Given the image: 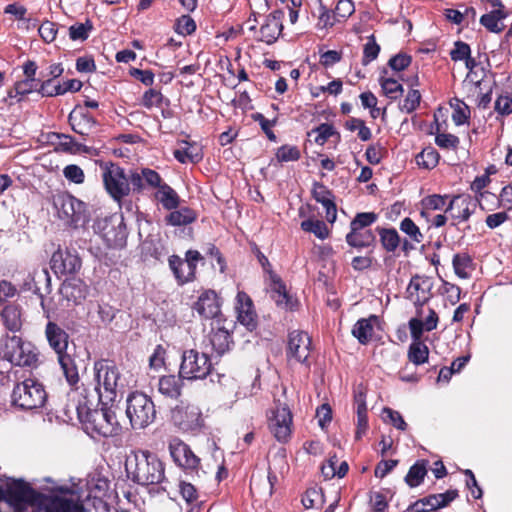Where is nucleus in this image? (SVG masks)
Listing matches in <instances>:
<instances>
[{
	"mask_svg": "<svg viewBox=\"0 0 512 512\" xmlns=\"http://www.w3.org/2000/svg\"><path fill=\"white\" fill-rule=\"evenodd\" d=\"M126 471L140 485L158 484L164 479L163 463L148 450L132 451L126 459Z\"/></svg>",
	"mask_w": 512,
	"mask_h": 512,
	"instance_id": "nucleus-3",
	"label": "nucleus"
},
{
	"mask_svg": "<svg viewBox=\"0 0 512 512\" xmlns=\"http://www.w3.org/2000/svg\"><path fill=\"white\" fill-rule=\"evenodd\" d=\"M169 451L174 462L183 469L195 470L198 468L200 459L180 439L174 438L169 442Z\"/></svg>",
	"mask_w": 512,
	"mask_h": 512,
	"instance_id": "nucleus-15",
	"label": "nucleus"
},
{
	"mask_svg": "<svg viewBox=\"0 0 512 512\" xmlns=\"http://www.w3.org/2000/svg\"><path fill=\"white\" fill-rule=\"evenodd\" d=\"M380 47L375 42L374 37H370L367 43L364 45L363 50V64H368L369 62L375 60L379 54Z\"/></svg>",
	"mask_w": 512,
	"mask_h": 512,
	"instance_id": "nucleus-61",
	"label": "nucleus"
},
{
	"mask_svg": "<svg viewBox=\"0 0 512 512\" xmlns=\"http://www.w3.org/2000/svg\"><path fill=\"white\" fill-rule=\"evenodd\" d=\"M209 344L218 355H222L230 349L232 344L229 329L220 319L212 322L211 332L208 335Z\"/></svg>",
	"mask_w": 512,
	"mask_h": 512,
	"instance_id": "nucleus-18",
	"label": "nucleus"
},
{
	"mask_svg": "<svg viewBox=\"0 0 512 512\" xmlns=\"http://www.w3.org/2000/svg\"><path fill=\"white\" fill-rule=\"evenodd\" d=\"M400 230L416 243H420L423 240V234L420 232L419 227L408 217L401 221Z\"/></svg>",
	"mask_w": 512,
	"mask_h": 512,
	"instance_id": "nucleus-49",
	"label": "nucleus"
},
{
	"mask_svg": "<svg viewBox=\"0 0 512 512\" xmlns=\"http://www.w3.org/2000/svg\"><path fill=\"white\" fill-rule=\"evenodd\" d=\"M377 219V215L373 212L359 213L352 220L350 226L353 230L367 229Z\"/></svg>",
	"mask_w": 512,
	"mask_h": 512,
	"instance_id": "nucleus-52",
	"label": "nucleus"
},
{
	"mask_svg": "<svg viewBox=\"0 0 512 512\" xmlns=\"http://www.w3.org/2000/svg\"><path fill=\"white\" fill-rule=\"evenodd\" d=\"M60 295L67 302L66 306L77 305L86 298L87 286L80 279H68L62 283Z\"/></svg>",
	"mask_w": 512,
	"mask_h": 512,
	"instance_id": "nucleus-21",
	"label": "nucleus"
},
{
	"mask_svg": "<svg viewBox=\"0 0 512 512\" xmlns=\"http://www.w3.org/2000/svg\"><path fill=\"white\" fill-rule=\"evenodd\" d=\"M81 267L79 256L69 249H57L51 257V268L56 274L66 275L77 272Z\"/></svg>",
	"mask_w": 512,
	"mask_h": 512,
	"instance_id": "nucleus-14",
	"label": "nucleus"
},
{
	"mask_svg": "<svg viewBox=\"0 0 512 512\" xmlns=\"http://www.w3.org/2000/svg\"><path fill=\"white\" fill-rule=\"evenodd\" d=\"M4 325L10 331H18L22 326V313L18 305L9 304L1 312Z\"/></svg>",
	"mask_w": 512,
	"mask_h": 512,
	"instance_id": "nucleus-30",
	"label": "nucleus"
},
{
	"mask_svg": "<svg viewBox=\"0 0 512 512\" xmlns=\"http://www.w3.org/2000/svg\"><path fill=\"white\" fill-rule=\"evenodd\" d=\"M379 234L381 243L387 251L393 252L397 249L400 237L395 229H381Z\"/></svg>",
	"mask_w": 512,
	"mask_h": 512,
	"instance_id": "nucleus-44",
	"label": "nucleus"
},
{
	"mask_svg": "<svg viewBox=\"0 0 512 512\" xmlns=\"http://www.w3.org/2000/svg\"><path fill=\"white\" fill-rule=\"evenodd\" d=\"M57 137L61 140L59 142V147L62 148L63 151L70 153H79L86 152L87 147L77 143L72 136L66 134H57Z\"/></svg>",
	"mask_w": 512,
	"mask_h": 512,
	"instance_id": "nucleus-50",
	"label": "nucleus"
},
{
	"mask_svg": "<svg viewBox=\"0 0 512 512\" xmlns=\"http://www.w3.org/2000/svg\"><path fill=\"white\" fill-rule=\"evenodd\" d=\"M283 15L284 13L281 10H276L267 15L260 26L259 36L257 39L265 42L266 44L274 43L280 36L283 29Z\"/></svg>",
	"mask_w": 512,
	"mask_h": 512,
	"instance_id": "nucleus-17",
	"label": "nucleus"
},
{
	"mask_svg": "<svg viewBox=\"0 0 512 512\" xmlns=\"http://www.w3.org/2000/svg\"><path fill=\"white\" fill-rule=\"evenodd\" d=\"M45 334L49 345L58 355V361L67 382L70 385L76 384L79 380L78 370L72 358L66 353L68 334L54 322L47 323Z\"/></svg>",
	"mask_w": 512,
	"mask_h": 512,
	"instance_id": "nucleus-4",
	"label": "nucleus"
},
{
	"mask_svg": "<svg viewBox=\"0 0 512 512\" xmlns=\"http://www.w3.org/2000/svg\"><path fill=\"white\" fill-rule=\"evenodd\" d=\"M507 13L503 7H497L491 12L484 14L480 18V23L492 33H500L504 30L505 25L503 20L506 18Z\"/></svg>",
	"mask_w": 512,
	"mask_h": 512,
	"instance_id": "nucleus-29",
	"label": "nucleus"
},
{
	"mask_svg": "<svg viewBox=\"0 0 512 512\" xmlns=\"http://www.w3.org/2000/svg\"><path fill=\"white\" fill-rule=\"evenodd\" d=\"M430 286L428 279L415 276L407 287V297L415 304L423 305L429 299Z\"/></svg>",
	"mask_w": 512,
	"mask_h": 512,
	"instance_id": "nucleus-24",
	"label": "nucleus"
},
{
	"mask_svg": "<svg viewBox=\"0 0 512 512\" xmlns=\"http://www.w3.org/2000/svg\"><path fill=\"white\" fill-rule=\"evenodd\" d=\"M126 416L133 429H144L156 418L155 405L146 394L132 392L126 399Z\"/></svg>",
	"mask_w": 512,
	"mask_h": 512,
	"instance_id": "nucleus-5",
	"label": "nucleus"
},
{
	"mask_svg": "<svg viewBox=\"0 0 512 512\" xmlns=\"http://www.w3.org/2000/svg\"><path fill=\"white\" fill-rule=\"evenodd\" d=\"M379 325V318L371 315L368 318L359 319L352 329L353 336L361 343H369L374 336V328Z\"/></svg>",
	"mask_w": 512,
	"mask_h": 512,
	"instance_id": "nucleus-25",
	"label": "nucleus"
},
{
	"mask_svg": "<svg viewBox=\"0 0 512 512\" xmlns=\"http://www.w3.org/2000/svg\"><path fill=\"white\" fill-rule=\"evenodd\" d=\"M100 169L106 192L114 201L120 203L130 194V184L124 169L113 162H101Z\"/></svg>",
	"mask_w": 512,
	"mask_h": 512,
	"instance_id": "nucleus-6",
	"label": "nucleus"
},
{
	"mask_svg": "<svg viewBox=\"0 0 512 512\" xmlns=\"http://www.w3.org/2000/svg\"><path fill=\"white\" fill-rule=\"evenodd\" d=\"M345 128L349 131H357L358 137L362 141H368L372 137V132L365 122L359 118H350L345 122Z\"/></svg>",
	"mask_w": 512,
	"mask_h": 512,
	"instance_id": "nucleus-38",
	"label": "nucleus"
},
{
	"mask_svg": "<svg viewBox=\"0 0 512 512\" xmlns=\"http://www.w3.org/2000/svg\"><path fill=\"white\" fill-rule=\"evenodd\" d=\"M471 50L468 44L458 41L450 52L451 59L454 61H462L470 56Z\"/></svg>",
	"mask_w": 512,
	"mask_h": 512,
	"instance_id": "nucleus-63",
	"label": "nucleus"
},
{
	"mask_svg": "<svg viewBox=\"0 0 512 512\" xmlns=\"http://www.w3.org/2000/svg\"><path fill=\"white\" fill-rule=\"evenodd\" d=\"M237 320L246 327L247 330L253 331L257 326V316L253 309V303L245 292L237 294Z\"/></svg>",
	"mask_w": 512,
	"mask_h": 512,
	"instance_id": "nucleus-20",
	"label": "nucleus"
},
{
	"mask_svg": "<svg viewBox=\"0 0 512 512\" xmlns=\"http://www.w3.org/2000/svg\"><path fill=\"white\" fill-rule=\"evenodd\" d=\"M93 371L95 385L92 391L84 389V398H88L91 405L101 403L107 406L113 403L125 387L118 367L113 362L102 359L94 363Z\"/></svg>",
	"mask_w": 512,
	"mask_h": 512,
	"instance_id": "nucleus-1",
	"label": "nucleus"
},
{
	"mask_svg": "<svg viewBox=\"0 0 512 512\" xmlns=\"http://www.w3.org/2000/svg\"><path fill=\"white\" fill-rule=\"evenodd\" d=\"M471 266V259L466 254H456L453 257V268L457 276L462 279L469 277L468 269Z\"/></svg>",
	"mask_w": 512,
	"mask_h": 512,
	"instance_id": "nucleus-48",
	"label": "nucleus"
},
{
	"mask_svg": "<svg viewBox=\"0 0 512 512\" xmlns=\"http://www.w3.org/2000/svg\"><path fill=\"white\" fill-rule=\"evenodd\" d=\"M446 198V196H441L437 194L425 197L421 202L423 208L421 214L424 216L430 211L443 209L446 205Z\"/></svg>",
	"mask_w": 512,
	"mask_h": 512,
	"instance_id": "nucleus-45",
	"label": "nucleus"
},
{
	"mask_svg": "<svg viewBox=\"0 0 512 512\" xmlns=\"http://www.w3.org/2000/svg\"><path fill=\"white\" fill-rule=\"evenodd\" d=\"M93 406L88 402V398H85L84 402H79L76 406L78 418L83 423L87 433L91 434L92 437L117 435L121 427L115 411L105 405L99 409H93Z\"/></svg>",
	"mask_w": 512,
	"mask_h": 512,
	"instance_id": "nucleus-2",
	"label": "nucleus"
},
{
	"mask_svg": "<svg viewBox=\"0 0 512 512\" xmlns=\"http://www.w3.org/2000/svg\"><path fill=\"white\" fill-rule=\"evenodd\" d=\"M180 147L174 150V157L180 163H198L202 160L203 154L202 149L197 143H191L188 141H181Z\"/></svg>",
	"mask_w": 512,
	"mask_h": 512,
	"instance_id": "nucleus-27",
	"label": "nucleus"
},
{
	"mask_svg": "<svg viewBox=\"0 0 512 512\" xmlns=\"http://www.w3.org/2000/svg\"><path fill=\"white\" fill-rule=\"evenodd\" d=\"M478 205L481 206L478 198L467 194L458 195L450 200L446 212H450L452 219L457 222H464L475 212Z\"/></svg>",
	"mask_w": 512,
	"mask_h": 512,
	"instance_id": "nucleus-13",
	"label": "nucleus"
},
{
	"mask_svg": "<svg viewBox=\"0 0 512 512\" xmlns=\"http://www.w3.org/2000/svg\"><path fill=\"white\" fill-rule=\"evenodd\" d=\"M301 228L306 232L313 233L319 239H326L329 235L327 225L320 220H305L301 223Z\"/></svg>",
	"mask_w": 512,
	"mask_h": 512,
	"instance_id": "nucleus-43",
	"label": "nucleus"
},
{
	"mask_svg": "<svg viewBox=\"0 0 512 512\" xmlns=\"http://www.w3.org/2000/svg\"><path fill=\"white\" fill-rule=\"evenodd\" d=\"M380 85L383 90V93L388 98L393 100L400 97L403 92L402 85L398 82V80H395L390 77H381Z\"/></svg>",
	"mask_w": 512,
	"mask_h": 512,
	"instance_id": "nucleus-42",
	"label": "nucleus"
},
{
	"mask_svg": "<svg viewBox=\"0 0 512 512\" xmlns=\"http://www.w3.org/2000/svg\"><path fill=\"white\" fill-rule=\"evenodd\" d=\"M439 160V154L437 151L431 147L423 149L416 156V163L418 166L423 167L425 169L434 168Z\"/></svg>",
	"mask_w": 512,
	"mask_h": 512,
	"instance_id": "nucleus-39",
	"label": "nucleus"
},
{
	"mask_svg": "<svg viewBox=\"0 0 512 512\" xmlns=\"http://www.w3.org/2000/svg\"><path fill=\"white\" fill-rule=\"evenodd\" d=\"M458 496L457 491L449 490L445 493L430 495L426 497V502L433 507V510L443 508L452 502Z\"/></svg>",
	"mask_w": 512,
	"mask_h": 512,
	"instance_id": "nucleus-41",
	"label": "nucleus"
},
{
	"mask_svg": "<svg viewBox=\"0 0 512 512\" xmlns=\"http://www.w3.org/2000/svg\"><path fill=\"white\" fill-rule=\"evenodd\" d=\"M196 219V214L189 208H182L172 211L166 218L167 223L172 226H182L192 223Z\"/></svg>",
	"mask_w": 512,
	"mask_h": 512,
	"instance_id": "nucleus-34",
	"label": "nucleus"
},
{
	"mask_svg": "<svg viewBox=\"0 0 512 512\" xmlns=\"http://www.w3.org/2000/svg\"><path fill=\"white\" fill-rule=\"evenodd\" d=\"M46 396L41 383L33 379H26L14 387L12 403L24 410L37 409L42 407Z\"/></svg>",
	"mask_w": 512,
	"mask_h": 512,
	"instance_id": "nucleus-7",
	"label": "nucleus"
},
{
	"mask_svg": "<svg viewBox=\"0 0 512 512\" xmlns=\"http://www.w3.org/2000/svg\"><path fill=\"white\" fill-rule=\"evenodd\" d=\"M39 81L35 78H25L22 81H18L14 86L15 94H13V91H10L8 93L9 97H15V96H23L26 94H29L33 91H37L38 89Z\"/></svg>",
	"mask_w": 512,
	"mask_h": 512,
	"instance_id": "nucleus-46",
	"label": "nucleus"
},
{
	"mask_svg": "<svg viewBox=\"0 0 512 512\" xmlns=\"http://www.w3.org/2000/svg\"><path fill=\"white\" fill-rule=\"evenodd\" d=\"M269 429L280 442H286L291 435L292 414L286 403L275 402V408L268 418Z\"/></svg>",
	"mask_w": 512,
	"mask_h": 512,
	"instance_id": "nucleus-11",
	"label": "nucleus"
},
{
	"mask_svg": "<svg viewBox=\"0 0 512 512\" xmlns=\"http://www.w3.org/2000/svg\"><path fill=\"white\" fill-rule=\"evenodd\" d=\"M429 356L428 347L421 342V340L413 341L409 347L408 358L409 360L420 365L427 362Z\"/></svg>",
	"mask_w": 512,
	"mask_h": 512,
	"instance_id": "nucleus-36",
	"label": "nucleus"
},
{
	"mask_svg": "<svg viewBox=\"0 0 512 512\" xmlns=\"http://www.w3.org/2000/svg\"><path fill=\"white\" fill-rule=\"evenodd\" d=\"M69 123L75 133L87 136L94 128L96 121L88 112L83 110H73L69 114Z\"/></svg>",
	"mask_w": 512,
	"mask_h": 512,
	"instance_id": "nucleus-26",
	"label": "nucleus"
},
{
	"mask_svg": "<svg viewBox=\"0 0 512 512\" xmlns=\"http://www.w3.org/2000/svg\"><path fill=\"white\" fill-rule=\"evenodd\" d=\"M52 203L57 217L66 224L78 222L85 209L82 201L64 192L53 195Z\"/></svg>",
	"mask_w": 512,
	"mask_h": 512,
	"instance_id": "nucleus-10",
	"label": "nucleus"
},
{
	"mask_svg": "<svg viewBox=\"0 0 512 512\" xmlns=\"http://www.w3.org/2000/svg\"><path fill=\"white\" fill-rule=\"evenodd\" d=\"M196 29L195 21L188 15H184L177 20L176 32L181 35H190Z\"/></svg>",
	"mask_w": 512,
	"mask_h": 512,
	"instance_id": "nucleus-60",
	"label": "nucleus"
},
{
	"mask_svg": "<svg viewBox=\"0 0 512 512\" xmlns=\"http://www.w3.org/2000/svg\"><path fill=\"white\" fill-rule=\"evenodd\" d=\"M427 473L426 466L424 463L417 462L415 463L408 471L405 482L410 487L419 486Z\"/></svg>",
	"mask_w": 512,
	"mask_h": 512,
	"instance_id": "nucleus-40",
	"label": "nucleus"
},
{
	"mask_svg": "<svg viewBox=\"0 0 512 512\" xmlns=\"http://www.w3.org/2000/svg\"><path fill=\"white\" fill-rule=\"evenodd\" d=\"M453 110L452 120L456 125H462L467 122L470 117L469 107L460 99L454 98L450 101Z\"/></svg>",
	"mask_w": 512,
	"mask_h": 512,
	"instance_id": "nucleus-37",
	"label": "nucleus"
},
{
	"mask_svg": "<svg viewBox=\"0 0 512 512\" xmlns=\"http://www.w3.org/2000/svg\"><path fill=\"white\" fill-rule=\"evenodd\" d=\"M7 494L16 504L31 502L35 499V492L24 482L15 481L8 485Z\"/></svg>",
	"mask_w": 512,
	"mask_h": 512,
	"instance_id": "nucleus-28",
	"label": "nucleus"
},
{
	"mask_svg": "<svg viewBox=\"0 0 512 512\" xmlns=\"http://www.w3.org/2000/svg\"><path fill=\"white\" fill-rule=\"evenodd\" d=\"M270 273L271 285V298L275 301L277 306L286 309L293 310L297 305V301L288 295L285 285L282 283L280 278Z\"/></svg>",
	"mask_w": 512,
	"mask_h": 512,
	"instance_id": "nucleus-23",
	"label": "nucleus"
},
{
	"mask_svg": "<svg viewBox=\"0 0 512 512\" xmlns=\"http://www.w3.org/2000/svg\"><path fill=\"white\" fill-rule=\"evenodd\" d=\"M312 195L324 207L327 221L333 223L337 217V209L332 192L323 184L314 183Z\"/></svg>",
	"mask_w": 512,
	"mask_h": 512,
	"instance_id": "nucleus-22",
	"label": "nucleus"
},
{
	"mask_svg": "<svg viewBox=\"0 0 512 512\" xmlns=\"http://www.w3.org/2000/svg\"><path fill=\"white\" fill-rule=\"evenodd\" d=\"M212 369V363L205 353L185 350L179 367V377L187 380L204 379Z\"/></svg>",
	"mask_w": 512,
	"mask_h": 512,
	"instance_id": "nucleus-8",
	"label": "nucleus"
},
{
	"mask_svg": "<svg viewBox=\"0 0 512 512\" xmlns=\"http://www.w3.org/2000/svg\"><path fill=\"white\" fill-rule=\"evenodd\" d=\"M302 504L306 509L316 508L322 504V493L320 490L312 488L305 492L302 497Z\"/></svg>",
	"mask_w": 512,
	"mask_h": 512,
	"instance_id": "nucleus-55",
	"label": "nucleus"
},
{
	"mask_svg": "<svg viewBox=\"0 0 512 512\" xmlns=\"http://www.w3.org/2000/svg\"><path fill=\"white\" fill-rule=\"evenodd\" d=\"M421 101V94L417 89L408 91L405 99L400 103V110L406 114H410L417 109Z\"/></svg>",
	"mask_w": 512,
	"mask_h": 512,
	"instance_id": "nucleus-47",
	"label": "nucleus"
},
{
	"mask_svg": "<svg viewBox=\"0 0 512 512\" xmlns=\"http://www.w3.org/2000/svg\"><path fill=\"white\" fill-rule=\"evenodd\" d=\"M5 357L17 366H33L38 361V354L31 343L12 336L7 339L4 348Z\"/></svg>",
	"mask_w": 512,
	"mask_h": 512,
	"instance_id": "nucleus-9",
	"label": "nucleus"
},
{
	"mask_svg": "<svg viewBox=\"0 0 512 512\" xmlns=\"http://www.w3.org/2000/svg\"><path fill=\"white\" fill-rule=\"evenodd\" d=\"M346 241L353 247H367L374 241V235L370 229H351L346 236Z\"/></svg>",
	"mask_w": 512,
	"mask_h": 512,
	"instance_id": "nucleus-33",
	"label": "nucleus"
},
{
	"mask_svg": "<svg viewBox=\"0 0 512 512\" xmlns=\"http://www.w3.org/2000/svg\"><path fill=\"white\" fill-rule=\"evenodd\" d=\"M386 152L387 151L382 144L375 143L368 146L365 152V157L370 164L377 165L381 162Z\"/></svg>",
	"mask_w": 512,
	"mask_h": 512,
	"instance_id": "nucleus-53",
	"label": "nucleus"
},
{
	"mask_svg": "<svg viewBox=\"0 0 512 512\" xmlns=\"http://www.w3.org/2000/svg\"><path fill=\"white\" fill-rule=\"evenodd\" d=\"M181 378L175 375L163 376L159 379L158 391L170 398H177L181 393Z\"/></svg>",
	"mask_w": 512,
	"mask_h": 512,
	"instance_id": "nucleus-31",
	"label": "nucleus"
},
{
	"mask_svg": "<svg viewBox=\"0 0 512 512\" xmlns=\"http://www.w3.org/2000/svg\"><path fill=\"white\" fill-rule=\"evenodd\" d=\"M162 102V94L160 91L155 89L147 90L141 100V105L147 109H151L152 107H157Z\"/></svg>",
	"mask_w": 512,
	"mask_h": 512,
	"instance_id": "nucleus-57",
	"label": "nucleus"
},
{
	"mask_svg": "<svg viewBox=\"0 0 512 512\" xmlns=\"http://www.w3.org/2000/svg\"><path fill=\"white\" fill-rule=\"evenodd\" d=\"M300 158V151L296 146L283 145L276 152L278 162L297 161Z\"/></svg>",
	"mask_w": 512,
	"mask_h": 512,
	"instance_id": "nucleus-51",
	"label": "nucleus"
},
{
	"mask_svg": "<svg viewBox=\"0 0 512 512\" xmlns=\"http://www.w3.org/2000/svg\"><path fill=\"white\" fill-rule=\"evenodd\" d=\"M171 420L183 431H194L203 425L200 409L184 402L172 409Z\"/></svg>",
	"mask_w": 512,
	"mask_h": 512,
	"instance_id": "nucleus-12",
	"label": "nucleus"
},
{
	"mask_svg": "<svg viewBox=\"0 0 512 512\" xmlns=\"http://www.w3.org/2000/svg\"><path fill=\"white\" fill-rule=\"evenodd\" d=\"M63 174L65 178L73 183L81 184L84 182V172L78 165H67L63 169Z\"/></svg>",
	"mask_w": 512,
	"mask_h": 512,
	"instance_id": "nucleus-58",
	"label": "nucleus"
},
{
	"mask_svg": "<svg viewBox=\"0 0 512 512\" xmlns=\"http://www.w3.org/2000/svg\"><path fill=\"white\" fill-rule=\"evenodd\" d=\"M494 109L502 116L512 114V98L507 95L499 96L495 101Z\"/></svg>",
	"mask_w": 512,
	"mask_h": 512,
	"instance_id": "nucleus-62",
	"label": "nucleus"
},
{
	"mask_svg": "<svg viewBox=\"0 0 512 512\" xmlns=\"http://www.w3.org/2000/svg\"><path fill=\"white\" fill-rule=\"evenodd\" d=\"M157 199L164 208L171 210L177 207L179 198L177 193L168 185L160 186L156 194Z\"/></svg>",
	"mask_w": 512,
	"mask_h": 512,
	"instance_id": "nucleus-35",
	"label": "nucleus"
},
{
	"mask_svg": "<svg viewBox=\"0 0 512 512\" xmlns=\"http://www.w3.org/2000/svg\"><path fill=\"white\" fill-rule=\"evenodd\" d=\"M312 132L317 134L315 137V142L322 146L332 135H334L335 130L331 124L323 123Z\"/></svg>",
	"mask_w": 512,
	"mask_h": 512,
	"instance_id": "nucleus-59",
	"label": "nucleus"
},
{
	"mask_svg": "<svg viewBox=\"0 0 512 512\" xmlns=\"http://www.w3.org/2000/svg\"><path fill=\"white\" fill-rule=\"evenodd\" d=\"M498 202L499 206L505 211L512 210V185H506L502 188Z\"/></svg>",
	"mask_w": 512,
	"mask_h": 512,
	"instance_id": "nucleus-64",
	"label": "nucleus"
},
{
	"mask_svg": "<svg viewBox=\"0 0 512 512\" xmlns=\"http://www.w3.org/2000/svg\"><path fill=\"white\" fill-rule=\"evenodd\" d=\"M490 183V178L488 175H481L474 179V181L471 183V190L476 193V197L482 201L483 198L487 196H493L488 191H483V189Z\"/></svg>",
	"mask_w": 512,
	"mask_h": 512,
	"instance_id": "nucleus-54",
	"label": "nucleus"
},
{
	"mask_svg": "<svg viewBox=\"0 0 512 512\" xmlns=\"http://www.w3.org/2000/svg\"><path fill=\"white\" fill-rule=\"evenodd\" d=\"M38 32L46 43H51L56 39L58 33L57 25L51 21H44L40 25Z\"/></svg>",
	"mask_w": 512,
	"mask_h": 512,
	"instance_id": "nucleus-56",
	"label": "nucleus"
},
{
	"mask_svg": "<svg viewBox=\"0 0 512 512\" xmlns=\"http://www.w3.org/2000/svg\"><path fill=\"white\" fill-rule=\"evenodd\" d=\"M194 309L198 314L206 319H220V302L214 291L207 290L203 292L194 304Z\"/></svg>",
	"mask_w": 512,
	"mask_h": 512,
	"instance_id": "nucleus-19",
	"label": "nucleus"
},
{
	"mask_svg": "<svg viewBox=\"0 0 512 512\" xmlns=\"http://www.w3.org/2000/svg\"><path fill=\"white\" fill-rule=\"evenodd\" d=\"M202 260L201 254L196 250H188L186 252V259L184 260L185 264L184 268L187 271H181L180 274V284H184L194 280L195 278V270L197 263Z\"/></svg>",
	"mask_w": 512,
	"mask_h": 512,
	"instance_id": "nucleus-32",
	"label": "nucleus"
},
{
	"mask_svg": "<svg viewBox=\"0 0 512 512\" xmlns=\"http://www.w3.org/2000/svg\"><path fill=\"white\" fill-rule=\"evenodd\" d=\"M310 347L311 339L306 332L295 330L289 334L287 351L289 359L299 363L305 362L310 354Z\"/></svg>",
	"mask_w": 512,
	"mask_h": 512,
	"instance_id": "nucleus-16",
	"label": "nucleus"
}]
</instances>
